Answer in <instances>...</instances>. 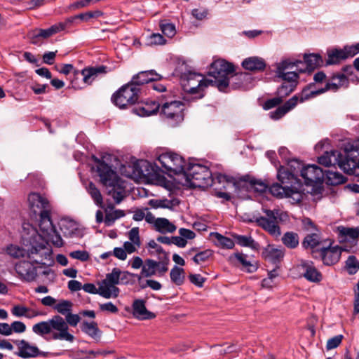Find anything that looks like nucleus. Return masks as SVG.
<instances>
[{
	"label": "nucleus",
	"mask_w": 359,
	"mask_h": 359,
	"mask_svg": "<svg viewBox=\"0 0 359 359\" xmlns=\"http://www.w3.org/2000/svg\"><path fill=\"white\" fill-rule=\"evenodd\" d=\"M97 163V172L102 184L108 189V194L111 196L115 202L120 203L126 196L124 182L103 160L95 158Z\"/></svg>",
	"instance_id": "f257e3e1"
},
{
	"label": "nucleus",
	"mask_w": 359,
	"mask_h": 359,
	"mask_svg": "<svg viewBox=\"0 0 359 359\" xmlns=\"http://www.w3.org/2000/svg\"><path fill=\"white\" fill-rule=\"evenodd\" d=\"M32 331L40 336L51 334L54 340H65L73 342L74 337L69 332V327L64 318L59 316H53L47 321H41L33 325Z\"/></svg>",
	"instance_id": "f03ea898"
},
{
	"label": "nucleus",
	"mask_w": 359,
	"mask_h": 359,
	"mask_svg": "<svg viewBox=\"0 0 359 359\" xmlns=\"http://www.w3.org/2000/svg\"><path fill=\"white\" fill-rule=\"evenodd\" d=\"M186 180L194 187H207L212 186L217 181L219 183L228 181L227 176L222 174H217L215 177L209 168L201 164H194L189 166L188 169L183 173Z\"/></svg>",
	"instance_id": "7ed1b4c3"
},
{
	"label": "nucleus",
	"mask_w": 359,
	"mask_h": 359,
	"mask_svg": "<svg viewBox=\"0 0 359 359\" xmlns=\"http://www.w3.org/2000/svg\"><path fill=\"white\" fill-rule=\"evenodd\" d=\"M351 154H347L344 158L338 151H326L318 158V163L325 166L338 165L345 172L349 175H359V158L351 157Z\"/></svg>",
	"instance_id": "20e7f679"
},
{
	"label": "nucleus",
	"mask_w": 359,
	"mask_h": 359,
	"mask_svg": "<svg viewBox=\"0 0 359 359\" xmlns=\"http://www.w3.org/2000/svg\"><path fill=\"white\" fill-rule=\"evenodd\" d=\"M234 71L233 66L224 60H215L210 66L209 76L213 79H208L210 85L216 86L220 91H225L229 87V78Z\"/></svg>",
	"instance_id": "39448f33"
},
{
	"label": "nucleus",
	"mask_w": 359,
	"mask_h": 359,
	"mask_svg": "<svg viewBox=\"0 0 359 359\" xmlns=\"http://www.w3.org/2000/svg\"><path fill=\"white\" fill-rule=\"evenodd\" d=\"M28 246L27 257L36 264H45L51 258V250L47 242L41 236L34 233L31 236Z\"/></svg>",
	"instance_id": "423d86ee"
},
{
	"label": "nucleus",
	"mask_w": 359,
	"mask_h": 359,
	"mask_svg": "<svg viewBox=\"0 0 359 359\" xmlns=\"http://www.w3.org/2000/svg\"><path fill=\"white\" fill-rule=\"evenodd\" d=\"M140 90L139 87L129 82L113 94L111 101L116 106L124 109L137 101Z\"/></svg>",
	"instance_id": "0eeeda50"
},
{
	"label": "nucleus",
	"mask_w": 359,
	"mask_h": 359,
	"mask_svg": "<svg viewBox=\"0 0 359 359\" xmlns=\"http://www.w3.org/2000/svg\"><path fill=\"white\" fill-rule=\"evenodd\" d=\"M265 216L255 218L257 224L268 232L270 235L278 237L280 235V228L278 225V210L262 209Z\"/></svg>",
	"instance_id": "6e6552de"
},
{
	"label": "nucleus",
	"mask_w": 359,
	"mask_h": 359,
	"mask_svg": "<svg viewBox=\"0 0 359 359\" xmlns=\"http://www.w3.org/2000/svg\"><path fill=\"white\" fill-rule=\"evenodd\" d=\"M161 114L172 126L181 123L184 119V104L180 101L166 102L161 104Z\"/></svg>",
	"instance_id": "1a4fd4ad"
},
{
	"label": "nucleus",
	"mask_w": 359,
	"mask_h": 359,
	"mask_svg": "<svg viewBox=\"0 0 359 359\" xmlns=\"http://www.w3.org/2000/svg\"><path fill=\"white\" fill-rule=\"evenodd\" d=\"M181 81L184 90L192 94L199 93L210 85L208 79H205L203 75L192 72L183 73Z\"/></svg>",
	"instance_id": "9d476101"
},
{
	"label": "nucleus",
	"mask_w": 359,
	"mask_h": 359,
	"mask_svg": "<svg viewBox=\"0 0 359 359\" xmlns=\"http://www.w3.org/2000/svg\"><path fill=\"white\" fill-rule=\"evenodd\" d=\"M170 259L168 256L163 255V259H158L155 261L151 259H147L144 261V264L141 273L137 276L138 280H140L142 277H151L158 274L163 276L168 270V264Z\"/></svg>",
	"instance_id": "9b49d317"
},
{
	"label": "nucleus",
	"mask_w": 359,
	"mask_h": 359,
	"mask_svg": "<svg viewBox=\"0 0 359 359\" xmlns=\"http://www.w3.org/2000/svg\"><path fill=\"white\" fill-rule=\"evenodd\" d=\"M299 64H302L301 60L285 59L277 64L276 74L286 83H297L298 74L292 71L294 67L299 68Z\"/></svg>",
	"instance_id": "f8f14e48"
},
{
	"label": "nucleus",
	"mask_w": 359,
	"mask_h": 359,
	"mask_svg": "<svg viewBox=\"0 0 359 359\" xmlns=\"http://www.w3.org/2000/svg\"><path fill=\"white\" fill-rule=\"evenodd\" d=\"M158 160L168 171L172 172L174 174H180L184 172V160L177 154L172 152L164 153L158 156Z\"/></svg>",
	"instance_id": "ddd939ff"
},
{
	"label": "nucleus",
	"mask_w": 359,
	"mask_h": 359,
	"mask_svg": "<svg viewBox=\"0 0 359 359\" xmlns=\"http://www.w3.org/2000/svg\"><path fill=\"white\" fill-rule=\"evenodd\" d=\"M296 269L299 273V277L304 278L311 283H319L323 279L322 273L316 269L311 261L302 259Z\"/></svg>",
	"instance_id": "4468645a"
},
{
	"label": "nucleus",
	"mask_w": 359,
	"mask_h": 359,
	"mask_svg": "<svg viewBox=\"0 0 359 359\" xmlns=\"http://www.w3.org/2000/svg\"><path fill=\"white\" fill-rule=\"evenodd\" d=\"M27 200L29 208L35 216L41 215L45 211H51V206L48 199L39 193H30Z\"/></svg>",
	"instance_id": "2eb2a0df"
},
{
	"label": "nucleus",
	"mask_w": 359,
	"mask_h": 359,
	"mask_svg": "<svg viewBox=\"0 0 359 359\" xmlns=\"http://www.w3.org/2000/svg\"><path fill=\"white\" fill-rule=\"evenodd\" d=\"M301 176L306 185H312L323 182L325 173L318 165H309L302 169Z\"/></svg>",
	"instance_id": "dca6fc26"
},
{
	"label": "nucleus",
	"mask_w": 359,
	"mask_h": 359,
	"mask_svg": "<svg viewBox=\"0 0 359 359\" xmlns=\"http://www.w3.org/2000/svg\"><path fill=\"white\" fill-rule=\"evenodd\" d=\"M343 251L348 250L338 245L332 246L331 245L327 248H321L320 255L323 263L328 266L337 263Z\"/></svg>",
	"instance_id": "f3484780"
},
{
	"label": "nucleus",
	"mask_w": 359,
	"mask_h": 359,
	"mask_svg": "<svg viewBox=\"0 0 359 359\" xmlns=\"http://www.w3.org/2000/svg\"><path fill=\"white\" fill-rule=\"evenodd\" d=\"M15 270L23 280L30 282L36 277V268L30 262H20L16 264Z\"/></svg>",
	"instance_id": "a211bd4d"
},
{
	"label": "nucleus",
	"mask_w": 359,
	"mask_h": 359,
	"mask_svg": "<svg viewBox=\"0 0 359 359\" xmlns=\"http://www.w3.org/2000/svg\"><path fill=\"white\" fill-rule=\"evenodd\" d=\"M161 104L154 100L139 102L133 109L135 114L140 116H148L156 114Z\"/></svg>",
	"instance_id": "6ab92c4d"
},
{
	"label": "nucleus",
	"mask_w": 359,
	"mask_h": 359,
	"mask_svg": "<svg viewBox=\"0 0 359 359\" xmlns=\"http://www.w3.org/2000/svg\"><path fill=\"white\" fill-rule=\"evenodd\" d=\"M304 62L302 61V64H300L302 67L297 69L300 72H311L323 65V58L318 54L304 55Z\"/></svg>",
	"instance_id": "aec40b11"
},
{
	"label": "nucleus",
	"mask_w": 359,
	"mask_h": 359,
	"mask_svg": "<svg viewBox=\"0 0 359 359\" xmlns=\"http://www.w3.org/2000/svg\"><path fill=\"white\" fill-rule=\"evenodd\" d=\"M161 79V76L154 70L142 71L133 76L130 83L139 87V86L153 81L160 80Z\"/></svg>",
	"instance_id": "412c9836"
},
{
	"label": "nucleus",
	"mask_w": 359,
	"mask_h": 359,
	"mask_svg": "<svg viewBox=\"0 0 359 359\" xmlns=\"http://www.w3.org/2000/svg\"><path fill=\"white\" fill-rule=\"evenodd\" d=\"M16 345L18 349L17 354L22 358H33L39 354L37 346L30 344L24 339L16 341Z\"/></svg>",
	"instance_id": "4be33fe9"
},
{
	"label": "nucleus",
	"mask_w": 359,
	"mask_h": 359,
	"mask_svg": "<svg viewBox=\"0 0 359 359\" xmlns=\"http://www.w3.org/2000/svg\"><path fill=\"white\" fill-rule=\"evenodd\" d=\"M252 80L251 75L247 72L231 74L229 78V85L233 89L246 87Z\"/></svg>",
	"instance_id": "5701e85b"
},
{
	"label": "nucleus",
	"mask_w": 359,
	"mask_h": 359,
	"mask_svg": "<svg viewBox=\"0 0 359 359\" xmlns=\"http://www.w3.org/2000/svg\"><path fill=\"white\" fill-rule=\"evenodd\" d=\"M39 226L41 233H37L36 232L34 231L33 234L35 233L37 235L41 236V238H43L48 233L53 232V230L55 229V228L53 226L50 219V212L45 211L43 213H41V215H39Z\"/></svg>",
	"instance_id": "b1692460"
},
{
	"label": "nucleus",
	"mask_w": 359,
	"mask_h": 359,
	"mask_svg": "<svg viewBox=\"0 0 359 359\" xmlns=\"http://www.w3.org/2000/svg\"><path fill=\"white\" fill-rule=\"evenodd\" d=\"M299 97L294 95L287 100L283 106L278 107L275 111H271L270 117L273 120L282 118L287 112L293 109L297 104Z\"/></svg>",
	"instance_id": "393cba45"
},
{
	"label": "nucleus",
	"mask_w": 359,
	"mask_h": 359,
	"mask_svg": "<svg viewBox=\"0 0 359 359\" xmlns=\"http://www.w3.org/2000/svg\"><path fill=\"white\" fill-rule=\"evenodd\" d=\"M133 315L140 319H151L155 318V314L147 311L145 307V302L142 299H135L133 304Z\"/></svg>",
	"instance_id": "a878e982"
},
{
	"label": "nucleus",
	"mask_w": 359,
	"mask_h": 359,
	"mask_svg": "<svg viewBox=\"0 0 359 359\" xmlns=\"http://www.w3.org/2000/svg\"><path fill=\"white\" fill-rule=\"evenodd\" d=\"M107 72V67L105 66L92 67L83 69L81 71L83 76V81L86 84H91L95 79L98 74H105Z\"/></svg>",
	"instance_id": "bb28decb"
},
{
	"label": "nucleus",
	"mask_w": 359,
	"mask_h": 359,
	"mask_svg": "<svg viewBox=\"0 0 359 359\" xmlns=\"http://www.w3.org/2000/svg\"><path fill=\"white\" fill-rule=\"evenodd\" d=\"M119 289L104 280L99 283L98 294L104 298H116L119 294Z\"/></svg>",
	"instance_id": "cd10ccee"
},
{
	"label": "nucleus",
	"mask_w": 359,
	"mask_h": 359,
	"mask_svg": "<svg viewBox=\"0 0 359 359\" xmlns=\"http://www.w3.org/2000/svg\"><path fill=\"white\" fill-rule=\"evenodd\" d=\"M348 83L347 77L343 74L333 75L331 81H328L325 88H322L323 93L327 90L337 91L340 87L346 86Z\"/></svg>",
	"instance_id": "c85d7f7f"
},
{
	"label": "nucleus",
	"mask_w": 359,
	"mask_h": 359,
	"mask_svg": "<svg viewBox=\"0 0 359 359\" xmlns=\"http://www.w3.org/2000/svg\"><path fill=\"white\" fill-rule=\"evenodd\" d=\"M242 66L247 70L257 72L264 70L266 67V63L262 58L250 57L243 61Z\"/></svg>",
	"instance_id": "c756f323"
},
{
	"label": "nucleus",
	"mask_w": 359,
	"mask_h": 359,
	"mask_svg": "<svg viewBox=\"0 0 359 359\" xmlns=\"http://www.w3.org/2000/svg\"><path fill=\"white\" fill-rule=\"evenodd\" d=\"M262 254L266 260L276 264L283 259L284 251L269 245L264 249Z\"/></svg>",
	"instance_id": "7c9ffc66"
},
{
	"label": "nucleus",
	"mask_w": 359,
	"mask_h": 359,
	"mask_svg": "<svg viewBox=\"0 0 359 359\" xmlns=\"http://www.w3.org/2000/svg\"><path fill=\"white\" fill-rule=\"evenodd\" d=\"M155 229L161 233H173L176 230V226L166 218H157L154 221Z\"/></svg>",
	"instance_id": "2f4dec72"
},
{
	"label": "nucleus",
	"mask_w": 359,
	"mask_h": 359,
	"mask_svg": "<svg viewBox=\"0 0 359 359\" xmlns=\"http://www.w3.org/2000/svg\"><path fill=\"white\" fill-rule=\"evenodd\" d=\"M125 215L123 210H114V207H108L105 210L104 223L107 226H111L114 222Z\"/></svg>",
	"instance_id": "473e14b6"
},
{
	"label": "nucleus",
	"mask_w": 359,
	"mask_h": 359,
	"mask_svg": "<svg viewBox=\"0 0 359 359\" xmlns=\"http://www.w3.org/2000/svg\"><path fill=\"white\" fill-rule=\"evenodd\" d=\"M326 175V183L330 185H337L346 182V177L341 173L331 170L324 171Z\"/></svg>",
	"instance_id": "72a5a7b5"
},
{
	"label": "nucleus",
	"mask_w": 359,
	"mask_h": 359,
	"mask_svg": "<svg viewBox=\"0 0 359 359\" xmlns=\"http://www.w3.org/2000/svg\"><path fill=\"white\" fill-rule=\"evenodd\" d=\"M313 84H310L309 86L304 88L300 94L296 95L299 97L298 101L299 100L300 102H303L305 100L323 93V90H321V88L318 90L313 89Z\"/></svg>",
	"instance_id": "f704fd0d"
},
{
	"label": "nucleus",
	"mask_w": 359,
	"mask_h": 359,
	"mask_svg": "<svg viewBox=\"0 0 359 359\" xmlns=\"http://www.w3.org/2000/svg\"><path fill=\"white\" fill-rule=\"evenodd\" d=\"M81 330L94 339L99 338L101 333L97 327V323L94 321L90 323L86 321L83 322L81 325Z\"/></svg>",
	"instance_id": "c9c22d12"
},
{
	"label": "nucleus",
	"mask_w": 359,
	"mask_h": 359,
	"mask_svg": "<svg viewBox=\"0 0 359 359\" xmlns=\"http://www.w3.org/2000/svg\"><path fill=\"white\" fill-rule=\"evenodd\" d=\"M66 27L65 23H59L54 25L46 29H36L38 31V36H40L41 39H47L52 35L63 30Z\"/></svg>",
	"instance_id": "e433bc0d"
},
{
	"label": "nucleus",
	"mask_w": 359,
	"mask_h": 359,
	"mask_svg": "<svg viewBox=\"0 0 359 359\" xmlns=\"http://www.w3.org/2000/svg\"><path fill=\"white\" fill-rule=\"evenodd\" d=\"M171 281L177 285H181L185 280V272L182 268L175 266L170 273Z\"/></svg>",
	"instance_id": "4c0bfd02"
},
{
	"label": "nucleus",
	"mask_w": 359,
	"mask_h": 359,
	"mask_svg": "<svg viewBox=\"0 0 359 359\" xmlns=\"http://www.w3.org/2000/svg\"><path fill=\"white\" fill-rule=\"evenodd\" d=\"M345 53L343 50H332L327 51V60L326 61V65H335L340 61L345 60Z\"/></svg>",
	"instance_id": "58836bf2"
},
{
	"label": "nucleus",
	"mask_w": 359,
	"mask_h": 359,
	"mask_svg": "<svg viewBox=\"0 0 359 359\" xmlns=\"http://www.w3.org/2000/svg\"><path fill=\"white\" fill-rule=\"evenodd\" d=\"M234 238L237 244L243 247H249L253 250L259 248V244L255 242L251 236L235 235Z\"/></svg>",
	"instance_id": "ea45409f"
},
{
	"label": "nucleus",
	"mask_w": 359,
	"mask_h": 359,
	"mask_svg": "<svg viewBox=\"0 0 359 359\" xmlns=\"http://www.w3.org/2000/svg\"><path fill=\"white\" fill-rule=\"evenodd\" d=\"M234 257L242 264L243 268L248 273H253L257 269V266L247 260V255L242 253L234 254Z\"/></svg>",
	"instance_id": "a19ab883"
},
{
	"label": "nucleus",
	"mask_w": 359,
	"mask_h": 359,
	"mask_svg": "<svg viewBox=\"0 0 359 359\" xmlns=\"http://www.w3.org/2000/svg\"><path fill=\"white\" fill-rule=\"evenodd\" d=\"M282 241L287 248L294 249L299 245V236L294 232H287L282 237Z\"/></svg>",
	"instance_id": "79ce46f5"
},
{
	"label": "nucleus",
	"mask_w": 359,
	"mask_h": 359,
	"mask_svg": "<svg viewBox=\"0 0 359 359\" xmlns=\"http://www.w3.org/2000/svg\"><path fill=\"white\" fill-rule=\"evenodd\" d=\"M73 303L69 300H60L54 306V310L65 317L72 311Z\"/></svg>",
	"instance_id": "37998d69"
},
{
	"label": "nucleus",
	"mask_w": 359,
	"mask_h": 359,
	"mask_svg": "<svg viewBox=\"0 0 359 359\" xmlns=\"http://www.w3.org/2000/svg\"><path fill=\"white\" fill-rule=\"evenodd\" d=\"M345 269L348 274H355L359 270V260L354 255L348 257L345 262Z\"/></svg>",
	"instance_id": "c03bdc74"
},
{
	"label": "nucleus",
	"mask_w": 359,
	"mask_h": 359,
	"mask_svg": "<svg viewBox=\"0 0 359 359\" xmlns=\"http://www.w3.org/2000/svg\"><path fill=\"white\" fill-rule=\"evenodd\" d=\"M47 243L51 242L55 247L60 248L63 245V241L60 235L57 232L56 229H53V232L48 233L44 237H43Z\"/></svg>",
	"instance_id": "a18cd8bd"
},
{
	"label": "nucleus",
	"mask_w": 359,
	"mask_h": 359,
	"mask_svg": "<svg viewBox=\"0 0 359 359\" xmlns=\"http://www.w3.org/2000/svg\"><path fill=\"white\" fill-rule=\"evenodd\" d=\"M6 252L10 256L14 258L27 257L28 248L25 249L11 245L7 248Z\"/></svg>",
	"instance_id": "49530a36"
},
{
	"label": "nucleus",
	"mask_w": 359,
	"mask_h": 359,
	"mask_svg": "<svg viewBox=\"0 0 359 359\" xmlns=\"http://www.w3.org/2000/svg\"><path fill=\"white\" fill-rule=\"evenodd\" d=\"M249 184L250 190L259 194L264 193L269 188V185L266 183L255 179L250 180Z\"/></svg>",
	"instance_id": "de8ad7c7"
},
{
	"label": "nucleus",
	"mask_w": 359,
	"mask_h": 359,
	"mask_svg": "<svg viewBox=\"0 0 359 359\" xmlns=\"http://www.w3.org/2000/svg\"><path fill=\"white\" fill-rule=\"evenodd\" d=\"M214 237L216 239L217 244L222 248L231 249L234 246V242L231 238L225 237L219 233H215Z\"/></svg>",
	"instance_id": "09e8293b"
},
{
	"label": "nucleus",
	"mask_w": 359,
	"mask_h": 359,
	"mask_svg": "<svg viewBox=\"0 0 359 359\" xmlns=\"http://www.w3.org/2000/svg\"><path fill=\"white\" fill-rule=\"evenodd\" d=\"M88 192L97 205H100L102 203L103 200L100 191L93 182L89 183Z\"/></svg>",
	"instance_id": "8fccbe9b"
},
{
	"label": "nucleus",
	"mask_w": 359,
	"mask_h": 359,
	"mask_svg": "<svg viewBox=\"0 0 359 359\" xmlns=\"http://www.w3.org/2000/svg\"><path fill=\"white\" fill-rule=\"evenodd\" d=\"M287 186H282L278 183H275L270 187L269 191L272 195L278 198H283L287 194Z\"/></svg>",
	"instance_id": "3c124183"
},
{
	"label": "nucleus",
	"mask_w": 359,
	"mask_h": 359,
	"mask_svg": "<svg viewBox=\"0 0 359 359\" xmlns=\"http://www.w3.org/2000/svg\"><path fill=\"white\" fill-rule=\"evenodd\" d=\"M319 244V237L316 233H312L307 235L303 242L302 245L305 248H313Z\"/></svg>",
	"instance_id": "603ef678"
},
{
	"label": "nucleus",
	"mask_w": 359,
	"mask_h": 359,
	"mask_svg": "<svg viewBox=\"0 0 359 359\" xmlns=\"http://www.w3.org/2000/svg\"><path fill=\"white\" fill-rule=\"evenodd\" d=\"M278 179L283 184L292 183L296 180L294 175L285 170H279L278 172Z\"/></svg>",
	"instance_id": "864d4df0"
},
{
	"label": "nucleus",
	"mask_w": 359,
	"mask_h": 359,
	"mask_svg": "<svg viewBox=\"0 0 359 359\" xmlns=\"http://www.w3.org/2000/svg\"><path fill=\"white\" fill-rule=\"evenodd\" d=\"M121 274V271L118 268H114L111 273L107 275L106 278L104 280L116 286V285L119 283Z\"/></svg>",
	"instance_id": "5fc2aeb1"
},
{
	"label": "nucleus",
	"mask_w": 359,
	"mask_h": 359,
	"mask_svg": "<svg viewBox=\"0 0 359 359\" xmlns=\"http://www.w3.org/2000/svg\"><path fill=\"white\" fill-rule=\"evenodd\" d=\"M296 84L283 83L277 90V95L283 99L289 95L295 88Z\"/></svg>",
	"instance_id": "6e6d98bb"
},
{
	"label": "nucleus",
	"mask_w": 359,
	"mask_h": 359,
	"mask_svg": "<svg viewBox=\"0 0 359 359\" xmlns=\"http://www.w3.org/2000/svg\"><path fill=\"white\" fill-rule=\"evenodd\" d=\"M340 234L345 236H348L351 238H359V228H348L340 226L338 228Z\"/></svg>",
	"instance_id": "4d7b16f0"
},
{
	"label": "nucleus",
	"mask_w": 359,
	"mask_h": 359,
	"mask_svg": "<svg viewBox=\"0 0 359 359\" xmlns=\"http://www.w3.org/2000/svg\"><path fill=\"white\" fill-rule=\"evenodd\" d=\"M212 255V251L210 250H205L198 252L193 257V261L199 264L201 263L206 262Z\"/></svg>",
	"instance_id": "13d9d810"
},
{
	"label": "nucleus",
	"mask_w": 359,
	"mask_h": 359,
	"mask_svg": "<svg viewBox=\"0 0 359 359\" xmlns=\"http://www.w3.org/2000/svg\"><path fill=\"white\" fill-rule=\"evenodd\" d=\"M286 198H291L294 203H299L302 200L303 194L297 188L289 187L287 190Z\"/></svg>",
	"instance_id": "bf43d9fd"
},
{
	"label": "nucleus",
	"mask_w": 359,
	"mask_h": 359,
	"mask_svg": "<svg viewBox=\"0 0 359 359\" xmlns=\"http://www.w3.org/2000/svg\"><path fill=\"white\" fill-rule=\"evenodd\" d=\"M162 32L168 37H172L176 33L175 26L172 23L163 22L160 23Z\"/></svg>",
	"instance_id": "052dcab7"
},
{
	"label": "nucleus",
	"mask_w": 359,
	"mask_h": 359,
	"mask_svg": "<svg viewBox=\"0 0 359 359\" xmlns=\"http://www.w3.org/2000/svg\"><path fill=\"white\" fill-rule=\"evenodd\" d=\"M61 229L65 234L72 236L77 229L75 222L72 221H65L61 225Z\"/></svg>",
	"instance_id": "680f3d73"
},
{
	"label": "nucleus",
	"mask_w": 359,
	"mask_h": 359,
	"mask_svg": "<svg viewBox=\"0 0 359 359\" xmlns=\"http://www.w3.org/2000/svg\"><path fill=\"white\" fill-rule=\"evenodd\" d=\"M343 338V335L339 334L329 339L327 341L326 348L327 350L336 348L341 344Z\"/></svg>",
	"instance_id": "e2e57ef3"
},
{
	"label": "nucleus",
	"mask_w": 359,
	"mask_h": 359,
	"mask_svg": "<svg viewBox=\"0 0 359 359\" xmlns=\"http://www.w3.org/2000/svg\"><path fill=\"white\" fill-rule=\"evenodd\" d=\"M148 246L155 250V253L158 255V259H163V255L168 256V255L163 250L162 247L156 243L154 240H151L148 243Z\"/></svg>",
	"instance_id": "0e129e2a"
},
{
	"label": "nucleus",
	"mask_w": 359,
	"mask_h": 359,
	"mask_svg": "<svg viewBox=\"0 0 359 359\" xmlns=\"http://www.w3.org/2000/svg\"><path fill=\"white\" fill-rule=\"evenodd\" d=\"M128 238L130 242L136 244L137 247L139 248L141 245L140 236H139V228L133 227L130 229L128 233Z\"/></svg>",
	"instance_id": "69168bd1"
},
{
	"label": "nucleus",
	"mask_w": 359,
	"mask_h": 359,
	"mask_svg": "<svg viewBox=\"0 0 359 359\" xmlns=\"http://www.w3.org/2000/svg\"><path fill=\"white\" fill-rule=\"evenodd\" d=\"M65 320V323H67V325L69 327V325L75 327L77 325V324L80 322L81 318L77 314H73L72 313V311H70L66 316L65 318H64Z\"/></svg>",
	"instance_id": "338daca9"
},
{
	"label": "nucleus",
	"mask_w": 359,
	"mask_h": 359,
	"mask_svg": "<svg viewBox=\"0 0 359 359\" xmlns=\"http://www.w3.org/2000/svg\"><path fill=\"white\" fill-rule=\"evenodd\" d=\"M343 50L345 53L346 59L353 57L359 53V43L350 46H346Z\"/></svg>",
	"instance_id": "774afa93"
}]
</instances>
